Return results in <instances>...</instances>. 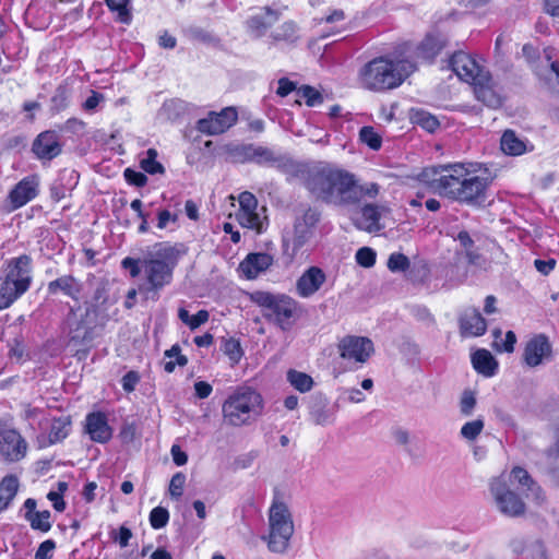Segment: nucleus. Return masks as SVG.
<instances>
[{"label":"nucleus","mask_w":559,"mask_h":559,"mask_svg":"<svg viewBox=\"0 0 559 559\" xmlns=\"http://www.w3.org/2000/svg\"><path fill=\"white\" fill-rule=\"evenodd\" d=\"M355 188H356V200L355 203H358L364 197L376 198L379 194V186L374 182L359 185L355 179Z\"/></svg>","instance_id":"nucleus-46"},{"label":"nucleus","mask_w":559,"mask_h":559,"mask_svg":"<svg viewBox=\"0 0 559 559\" xmlns=\"http://www.w3.org/2000/svg\"><path fill=\"white\" fill-rule=\"evenodd\" d=\"M484 427V419L476 418L474 420L465 423L460 430V435L463 439L467 441H474L481 433Z\"/></svg>","instance_id":"nucleus-40"},{"label":"nucleus","mask_w":559,"mask_h":559,"mask_svg":"<svg viewBox=\"0 0 559 559\" xmlns=\"http://www.w3.org/2000/svg\"><path fill=\"white\" fill-rule=\"evenodd\" d=\"M158 44L163 48L173 49L177 45V39L173 35L165 32L159 36Z\"/></svg>","instance_id":"nucleus-64"},{"label":"nucleus","mask_w":559,"mask_h":559,"mask_svg":"<svg viewBox=\"0 0 559 559\" xmlns=\"http://www.w3.org/2000/svg\"><path fill=\"white\" fill-rule=\"evenodd\" d=\"M264 209L258 211V201L251 192H242L239 195V210L236 213L238 223L257 233H261L264 228L266 217L263 215Z\"/></svg>","instance_id":"nucleus-13"},{"label":"nucleus","mask_w":559,"mask_h":559,"mask_svg":"<svg viewBox=\"0 0 559 559\" xmlns=\"http://www.w3.org/2000/svg\"><path fill=\"white\" fill-rule=\"evenodd\" d=\"M25 519L35 531L46 533L51 528L50 512L48 510L31 513L29 515H25Z\"/></svg>","instance_id":"nucleus-36"},{"label":"nucleus","mask_w":559,"mask_h":559,"mask_svg":"<svg viewBox=\"0 0 559 559\" xmlns=\"http://www.w3.org/2000/svg\"><path fill=\"white\" fill-rule=\"evenodd\" d=\"M476 405V399L473 393L465 392L461 399L460 411L464 416H471Z\"/></svg>","instance_id":"nucleus-51"},{"label":"nucleus","mask_w":559,"mask_h":559,"mask_svg":"<svg viewBox=\"0 0 559 559\" xmlns=\"http://www.w3.org/2000/svg\"><path fill=\"white\" fill-rule=\"evenodd\" d=\"M121 266L129 271L131 277H138L143 273L142 260L139 259L127 257L121 261Z\"/></svg>","instance_id":"nucleus-50"},{"label":"nucleus","mask_w":559,"mask_h":559,"mask_svg":"<svg viewBox=\"0 0 559 559\" xmlns=\"http://www.w3.org/2000/svg\"><path fill=\"white\" fill-rule=\"evenodd\" d=\"M186 483V476L182 473H176L169 484V493L173 498H180L183 492V487Z\"/></svg>","instance_id":"nucleus-48"},{"label":"nucleus","mask_w":559,"mask_h":559,"mask_svg":"<svg viewBox=\"0 0 559 559\" xmlns=\"http://www.w3.org/2000/svg\"><path fill=\"white\" fill-rule=\"evenodd\" d=\"M273 263V258L267 253H250L240 262L238 271L247 280L258 277Z\"/></svg>","instance_id":"nucleus-24"},{"label":"nucleus","mask_w":559,"mask_h":559,"mask_svg":"<svg viewBox=\"0 0 559 559\" xmlns=\"http://www.w3.org/2000/svg\"><path fill=\"white\" fill-rule=\"evenodd\" d=\"M419 180L441 197L469 205L485 201L489 181L464 164L454 163L425 168Z\"/></svg>","instance_id":"nucleus-1"},{"label":"nucleus","mask_w":559,"mask_h":559,"mask_svg":"<svg viewBox=\"0 0 559 559\" xmlns=\"http://www.w3.org/2000/svg\"><path fill=\"white\" fill-rule=\"evenodd\" d=\"M307 189L318 199L334 205L355 204V176L346 170L323 168L309 175Z\"/></svg>","instance_id":"nucleus-3"},{"label":"nucleus","mask_w":559,"mask_h":559,"mask_svg":"<svg viewBox=\"0 0 559 559\" xmlns=\"http://www.w3.org/2000/svg\"><path fill=\"white\" fill-rule=\"evenodd\" d=\"M71 430V419L69 416H61L52 419L49 431V443L53 444L66 439Z\"/></svg>","instance_id":"nucleus-33"},{"label":"nucleus","mask_w":559,"mask_h":559,"mask_svg":"<svg viewBox=\"0 0 559 559\" xmlns=\"http://www.w3.org/2000/svg\"><path fill=\"white\" fill-rule=\"evenodd\" d=\"M139 381H140L139 373L133 370L129 371L122 377V380H121L122 389L128 393L133 392L136 384L139 383Z\"/></svg>","instance_id":"nucleus-54"},{"label":"nucleus","mask_w":559,"mask_h":559,"mask_svg":"<svg viewBox=\"0 0 559 559\" xmlns=\"http://www.w3.org/2000/svg\"><path fill=\"white\" fill-rule=\"evenodd\" d=\"M409 119L412 123L419 126L430 133L435 132L440 126V121L436 116L423 109L412 108Z\"/></svg>","instance_id":"nucleus-32"},{"label":"nucleus","mask_w":559,"mask_h":559,"mask_svg":"<svg viewBox=\"0 0 559 559\" xmlns=\"http://www.w3.org/2000/svg\"><path fill=\"white\" fill-rule=\"evenodd\" d=\"M194 391L199 399H206L211 395L213 388L209 382L198 381L194 383Z\"/></svg>","instance_id":"nucleus-61"},{"label":"nucleus","mask_w":559,"mask_h":559,"mask_svg":"<svg viewBox=\"0 0 559 559\" xmlns=\"http://www.w3.org/2000/svg\"><path fill=\"white\" fill-rule=\"evenodd\" d=\"M126 180L133 186L143 187L146 185L147 178L144 174L133 170L131 168H127L124 170Z\"/></svg>","instance_id":"nucleus-52"},{"label":"nucleus","mask_w":559,"mask_h":559,"mask_svg":"<svg viewBox=\"0 0 559 559\" xmlns=\"http://www.w3.org/2000/svg\"><path fill=\"white\" fill-rule=\"evenodd\" d=\"M250 299L262 309L263 317L277 324L282 330L290 326V320L297 316L299 304L288 295L272 294L258 290L251 294Z\"/></svg>","instance_id":"nucleus-9"},{"label":"nucleus","mask_w":559,"mask_h":559,"mask_svg":"<svg viewBox=\"0 0 559 559\" xmlns=\"http://www.w3.org/2000/svg\"><path fill=\"white\" fill-rule=\"evenodd\" d=\"M251 158L252 160H271L273 159V154L270 150L262 147V146H255L252 144V152H251Z\"/></svg>","instance_id":"nucleus-56"},{"label":"nucleus","mask_w":559,"mask_h":559,"mask_svg":"<svg viewBox=\"0 0 559 559\" xmlns=\"http://www.w3.org/2000/svg\"><path fill=\"white\" fill-rule=\"evenodd\" d=\"M264 414V399L250 386L236 388L223 402L222 416L226 426L239 428L257 423Z\"/></svg>","instance_id":"nucleus-4"},{"label":"nucleus","mask_w":559,"mask_h":559,"mask_svg":"<svg viewBox=\"0 0 559 559\" xmlns=\"http://www.w3.org/2000/svg\"><path fill=\"white\" fill-rule=\"evenodd\" d=\"M85 432L92 441L106 443L112 437V429L108 425L107 416L102 412H93L85 417Z\"/></svg>","instance_id":"nucleus-21"},{"label":"nucleus","mask_w":559,"mask_h":559,"mask_svg":"<svg viewBox=\"0 0 559 559\" xmlns=\"http://www.w3.org/2000/svg\"><path fill=\"white\" fill-rule=\"evenodd\" d=\"M472 364L474 369L485 376L492 377L495 376L498 369V362L491 353L487 349H478L472 355Z\"/></svg>","instance_id":"nucleus-28"},{"label":"nucleus","mask_w":559,"mask_h":559,"mask_svg":"<svg viewBox=\"0 0 559 559\" xmlns=\"http://www.w3.org/2000/svg\"><path fill=\"white\" fill-rule=\"evenodd\" d=\"M225 150L229 158L235 163H245L248 160H252V144L227 145Z\"/></svg>","instance_id":"nucleus-39"},{"label":"nucleus","mask_w":559,"mask_h":559,"mask_svg":"<svg viewBox=\"0 0 559 559\" xmlns=\"http://www.w3.org/2000/svg\"><path fill=\"white\" fill-rule=\"evenodd\" d=\"M388 209L385 206L366 204L361 207L359 216L355 219V225L357 228L368 233L380 231L383 228L380 221Z\"/></svg>","instance_id":"nucleus-22"},{"label":"nucleus","mask_w":559,"mask_h":559,"mask_svg":"<svg viewBox=\"0 0 559 559\" xmlns=\"http://www.w3.org/2000/svg\"><path fill=\"white\" fill-rule=\"evenodd\" d=\"M460 333L463 337H476L485 334L486 320L477 309L469 308L462 312L459 319Z\"/></svg>","instance_id":"nucleus-23"},{"label":"nucleus","mask_w":559,"mask_h":559,"mask_svg":"<svg viewBox=\"0 0 559 559\" xmlns=\"http://www.w3.org/2000/svg\"><path fill=\"white\" fill-rule=\"evenodd\" d=\"M177 216L170 213L168 210H163L157 215V227L164 229L169 223H176Z\"/></svg>","instance_id":"nucleus-57"},{"label":"nucleus","mask_w":559,"mask_h":559,"mask_svg":"<svg viewBox=\"0 0 559 559\" xmlns=\"http://www.w3.org/2000/svg\"><path fill=\"white\" fill-rule=\"evenodd\" d=\"M173 461L177 466H182L188 461V455L183 452L179 445L174 444L170 450Z\"/></svg>","instance_id":"nucleus-62"},{"label":"nucleus","mask_w":559,"mask_h":559,"mask_svg":"<svg viewBox=\"0 0 559 559\" xmlns=\"http://www.w3.org/2000/svg\"><path fill=\"white\" fill-rule=\"evenodd\" d=\"M342 359L356 365L365 364L373 354L374 347L370 338L357 335H346L337 343Z\"/></svg>","instance_id":"nucleus-11"},{"label":"nucleus","mask_w":559,"mask_h":559,"mask_svg":"<svg viewBox=\"0 0 559 559\" xmlns=\"http://www.w3.org/2000/svg\"><path fill=\"white\" fill-rule=\"evenodd\" d=\"M310 418L319 426H326L334 421L335 411L329 407V402L325 397H317L310 406Z\"/></svg>","instance_id":"nucleus-27"},{"label":"nucleus","mask_w":559,"mask_h":559,"mask_svg":"<svg viewBox=\"0 0 559 559\" xmlns=\"http://www.w3.org/2000/svg\"><path fill=\"white\" fill-rule=\"evenodd\" d=\"M107 7L117 13V19L121 23H130L131 13L128 9L129 0H105Z\"/></svg>","instance_id":"nucleus-42"},{"label":"nucleus","mask_w":559,"mask_h":559,"mask_svg":"<svg viewBox=\"0 0 559 559\" xmlns=\"http://www.w3.org/2000/svg\"><path fill=\"white\" fill-rule=\"evenodd\" d=\"M187 251L183 243H155L142 259L144 282L139 286V292L147 298L151 294L157 296L159 290L171 283L174 270Z\"/></svg>","instance_id":"nucleus-2"},{"label":"nucleus","mask_w":559,"mask_h":559,"mask_svg":"<svg viewBox=\"0 0 559 559\" xmlns=\"http://www.w3.org/2000/svg\"><path fill=\"white\" fill-rule=\"evenodd\" d=\"M236 107H223L219 112L199 120L198 129L206 134H219L229 129L237 120Z\"/></svg>","instance_id":"nucleus-17"},{"label":"nucleus","mask_w":559,"mask_h":559,"mask_svg":"<svg viewBox=\"0 0 559 559\" xmlns=\"http://www.w3.org/2000/svg\"><path fill=\"white\" fill-rule=\"evenodd\" d=\"M181 349L178 345H174L170 349L165 352V357L168 358L164 364V370L168 373H171L176 366H186L188 359L186 356L180 354Z\"/></svg>","instance_id":"nucleus-37"},{"label":"nucleus","mask_w":559,"mask_h":559,"mask_svg":"<svg viewBox=\"0 0 559 559\" xmlns=\"http://www.w3.org/2000/svg\"><path fill=\"white\" fill-rule=\"evenodd\" d=\"M502 152L510 156H519L527 152V144L514 131L506 130L500 140Z\"/></svg>","instance_id":"nucleus-29"},{"label":"nucleus","mask_w":559,"mask_h":559,"mask_svg":"<svg viewBox=\"0 0 559 559\" xmlns=\"http://www.w3.org/2000/svg\"><path fill=\"white\" fill-rule=\"evenodd\" d=\"M47 498L49 501L52 502V506L56 511L62 512L66 509V503L63 501L61 492L49 491Z\"/></svg>","instance_id":"nucleus-63"},{"label":"nucleus","mask_w":559,"mask_h":559,"mask_svg":"<svg viewBox=\"0 0 559 559\" xmlns=\"http://www.w3.org/2000/svg\"><path fill=\"white\" fill-rule=\"evenodd\" d=\"M356 262L364 267H371L376 263V252L369 247H362L357 250Z\"/></svg>","instance_id":"nucleus-47"},{"label":"nucleus","mask_w":559,"mask_h":559,"mask_svg":"<svg viewBox=\"0 0 559 559\" xmlns=\"http://www.w3.org/2000/svg\"><path fill=\"white\" fill-rule=\"evenodd\" d=\"M294 91H296V95L299 98L306 100L307 105H316L333 100V94L322 86L314 87L310 85H301L297 88V84L287 78H281L277 81V87L275 90L276 95L285 97Z\"/></svg>","instance_id":"nucleus-12"},{"label":"nucleus","mask_w":559,"mask_h":559,"mask_svg":"<svg viewBox=\"0 0 559 559\" xmlns=\"http://www.w3.org/2000/svg\"><path fill=\"white\" fill-rule=\"evenodd\" d=\"M38 188L39 177L37 175L24 177L19 181L8 194L10 211H15L34 200L38 194Z\"/></svg>","instance_id":"nucleus-16"},{"label":"nucleus","mask_w":559,"mask_h":559,"mask_svg":"<svg viewBox=\"0 0 559 559\" xmlns=\"http://www.w3.org/2000/svg\"><path fill=\"white\" fill-rule=\"evenodd\" d=\"M493 334V337L496 338V341L493 342V348L499 352V353H513L514 350V346H515V343H516V336L514 334V332L512 331H508L506 333V337L504 340L501 342V343H498L497 342V338H499L501 336V331L500 330H495L492 332Z\"/></svg>","instance_id":"nucleus-43"},{"label":"nucleus","mask_w":559,"mask_h":559,"mask_svg":"<svg viewBox=\"0 0 559 559\" xmlns=\"http://www.w3.org/2000/svg\"><path fill=\"white\" fill-rule=\"evenodd\" d=\"M140 164L141 168L151 175L163 174L165 170L163 165L157 162V151L155 148H148Z\"/></svg>","instance_id":"nucleus-38"},{"label":"nucleus","mask_w":559,"mask_h":559,"mask_svg":"<svg viewBox=\"0 0 559 559\" xmlns=\"http://www.w3.org/2000/svg\"><path fill=\"white\" fill-rule=\"evenodd\" d=\"M271 43L294 41L297 38V27L292 21L283 23L270 35Z\"/></svg>","instance_id":"nucleus-35"},{"label":"nucleus","mask_w":559,"mask_h":559,"mask_svg":"<svg viewBox=\"0 0 559 559\" xmlns=\"http://www.w3.org/2000/svg\"><path fill=\"white\" fill-rule=\"evenodd\" d=\"M543 11L551 17L559 19V0H543Z\"/></svg>","instance_id":"nucleus-60"},{"label":"nucleus","mask_w":559,"mask_h":559,"mask_svg":"<svg viewBox=\"0 0 559 559\" xmlns=\"http://www.w3.org/2000/svg\"><path fill=\"white\" fill-rule=\"evenodd\" d=\"M31 258L26 254L10 259L0 276V310L9 308L31 286Z\"/></svg>","instance_id":"nucleus-7"},{"label":"nucleus","mask_w":559,"mask_h":559,"mask_svg":"<svg viewBox=\"0 0 559 559\" xmlns=\"http://www.w3.org/2000/svg\"><path fill=\"white\" fill-rule=\"evenodd\" d=\"M450 67L463 82L474 87L477 100L491 103L495 98L492 79L471 55L457 51L450 59Z\"/></svg>","instance_id":"nucleus-8"},{"label":"nucleus","mask_w":559,"mask_h":559,"mask_svg":"<svg viewBox=\"0 0 559 559\" xmlns=\"http://www.w3.org/2000/svg\"><path fill=\"white\" fill-rule=\"evenodd\" d=\"M326 281V275L318 266L308 267L296 282V294L301 298L313 296Z\"/></svg>","instance_id":"nucleus-20"},{"label":"nucleus","mask_w":559,"mask_h":559,"mask_svg":"<svg viewBox=\"0 0 559 559\" xmlns=\"http://www.w3.org/2000/svg\"><path fill=\"white\" fill-rule=\"evenodd\" d=\"M534 265L539 273H542L544 275H548L555 269L556 261L554 259H549V260L537 259L534 261Z\"/></svg>","instance_id":"nucleus-59"},{"label":"nucleus","mask_w":559,"mask_h":559,"mask_svg":"<svg viewBox=\"0 0 559 559\" xmlns=\"http://www.w3.org/2000/svg\"><path fill=\"white\" fill-rule=\"evenodd\" d=\"M319 219L320 214L312 209H308L301 217L296 219L293 235L288 240L293 249V254H296L310 241Z\"/></svg>","instance_id":"nucleus-14"},{"label":"nucleus","mask_w":559,"mask_h":559,"mask_svg":"<svg viewBox=\"0 0 559 559\" xmlns=\"http://www.w3.org/2000/svg\"><path fill=\"white\" fill-rule=\"evenodd\" d=\"M416 66L407 59L391 60L384 57L368 62L360 72L361 84L372 91H385L400 86Z\"/></svg>","instance_id":"nucleus-5"},{"label":"nucleus","mask_w":559,"mask_h":559,"mask_svg":"<svg viewBox=\"0 0 559 559\" xmlns=\"http://www.w3.org/2000/svg\"><path fill=\"white\" fill-rule=\"evenodd\" d=\"M409 267V260L403 253L394 252L388 259V269L391 272H403Z\"/></svg>","instance_id":"nucleus-45"},{"label":"nucleus","mask_w":559,"mask_h":559,"mask_svg":"<svg viewBox=\"0 0 559 559\" xmlns=\"http://www.w3.org/2000/svg\"><path fill=\"white\" fill-rule=\"evenodd\" d=\"M511 479L526 489V497L532 498L536 503L540 504L545 500L542 488L532 479L527 471L522 467H514L510 474Z\"/></svg>","instance_id":"nucleus-26"},{"label":"nucleus","mask_w":559,"mask_h":559,"mask_svg":"<svg viewBox=\"0 0 559 559\" xmlns=\"http://www.w3.org/2000/svg\"><path fill=\"white\" fill-rule=\"evenodd\" d=\"M169 512L166 508L156 507L150 513V524L155 530H160L167 525Z\"/></svg>","instance_id":"nucleus-44"},{"label":"nucleus","mask_w":559,"mask_h":559,"mask_svg":"<svg viewBox=\"0 0 559 559\" xmlns=\"http://www.w3.org/2000/svg\"><path fill=\"white\" fill-rule=\"evenodd\" d=\"M27 443L15 430L9 429L0 433V455L9 462H17L26 455Z\"/></svg>","instance_id":"nucleus-18"},{"label":"nucleus","mask_w":559,"mask_h":559,"mask_svg":"<svg viewBox=\"0 0 559 559\" xmlns=\"http://www.w3.org/2000/svg\"><path fill=\"white\" fill-rule=\"evenodd\" d=\"M33 152L40 159H52L61 152L58 135L52 131L41 132L33 143Z\"/></svg>","instance_id":"nucleus-25"},{"label":"nucleus","mask_w":559,"mask_h":559,"mask_svg":"<svg viewBox=\"0 0 559 559\" xmlns=\"http://www.w3.org/2000/svg\"><path fill=\"white\" fill-rule=\"evenodd\" d=\"M490 493L499 512L509 518H518L525 513L524 501L508 487L502 476L490 483Z\"/></svg>","instance_id":"nucleus-10"},{"label":"nucleus","mask_w":559,"mask_h":559,"mask_svg":"<svg viewBox=\"0 0 559 559\" xmlns=\"http://www.w3.org/2000/svg\"><path fill=\"white\" fill-rule=\"evenodd\" d=\"M527 547V540L523 536H515L509 543V548L515 555H523Z\"/></svg>","instance_id":"nucleus-55"},{"label":"nucleus","mask_w":559,"mask_h":559,"mask_svg":"<svg viewBox=\"0 0 559 559\" xmlns=\"http://www.w3.org/2000/svg\"><path fill=\"white\" fill-rule=\"evenodd\" d=\"M62 292L64 295L72 299H78L81 292L80 284L73 276H61L48 284L49 294H56Z\"/></svg>","instance_id":"nucleus-30"},{"label":"nucleus","mask_w":559,"mask_h":559,"mask_svg":"<svg viewBox=\"0 0 559 559\" xmlns=\"http://www.w3.org/2000/svg\"><path fill=\"white\" fill-rule=\"evenodd\" d=\"M359 139L373 151L380 150L382 145L381 135L372 127H362L359 131Z\"/></svg>","instance_id":"nucleus-41"},{"label":"nucleus","mask_w":559,"mask_h":559,"mask_svg":"<svg viewBox=\"0 0 559 559\" xmlns=\"http://www.w3.org/2000/svg\"><path fill=\"white\" fill-rule=\"evenodd\" d=\"M551 344L544 334H537L531 337L523 349V362L535 368L551 359Z\"/></svg>","instance_id":"nucleus-15"},{"label":"nucleus","mask_w":559,"mask_h":559,"mask_svg":"<svg viewBox=\"0 0 559 559\" xmlns=\"http://www.w3.org/2000/svg\"><path fill=\"white\" fill-rule=\"evenodd\" d=\"M19 489V479L14 475L5 476L0 483V512L5 510Z\"/></svg>","instance_id":"nucleus-31"},{"label":"nucleus","mask_w":559,"mask_h":559,"mask_svg":"<svg viewBox=\"0 0 559 559\" xmlns=\"http://www.w3.org/2000/svg\"><path fill=\"white\" fill-rule=\"evenodd\" d=\"M287 381L301 393L309 392L313 386V379L309 374L294 369L288 370Z\"/></svg>","instance_id":"nucleus-34"},{"label":"nucleus","mask_w":559,"mask_h":559,"mask_svg":"<svg viewBox=\"0 0 559 559\" xmlns=\"http://www.w3.org/2000/svg\"><path fill=\"white\" fill-rule=\"evenodd\" d=\"M55 548L56 544L52 539L43 542L35 552V559H49Z\"/></svg>","instance_id":"nucleus-53"},{"label":"nucleus","mask_w":559,"mask_h":559,"mask_svg":"<svg viewBox=\"0 0 559 559\" xmlns=\"http://www.w3.org/2000/svg\"><path fill=\"white\" fill-rule=\"evenodd\" d=\"M269 533L263 539L270 551L284 554L295 532L292 511L283 497L276 492L267 511Z\"/></svg>","instance_id":"nucleus-6"},{"label":"nucleus","mask_w":559,"mask_h":559,"mask_svg":"<svg viewBox=\"0 0 559 559\" xmlns=\"http://www.w3.org/2000/svg\"><path fill=\"white\" fill-rule=\"evenodd\" d=\"M280 20L277 11L270 7H264L257 14L251 15L246 21V28L252 38H261L266 35L269 29Z\"/></svg>","instance_id":"nucleus-19"},{"label":"nucleus","mask_w":559,"mask_h":559,"mask_svg":"<svg viewBox=\"0 0 559 559\" xmlns=\"http://www.w3.org/2000/svg\"><path fill=\"white\" fill-rule=\"evenodd\" d=\"M209 312L206 310H200L195 314L191 316V320L189 322V328L191 330L198 329L200 325L204 324L209 320Z\"/></svg>","instance_id":"nucleus-58"},{"label":"nucleus","mask_w":559,"mask_h":559,"mask_svg":"<svg viewBox=\"0 0 559 559\" xmlns=\"http://www.w3.org/2000/svg\"><path fill=\"white\" fill-rule=\"evenodd\" d=\"M224 352L233 362H238L242 356L240 344L235 340L225 343Z\"/></svg>","instance_id":"nucleus-49"}]
</instances>
